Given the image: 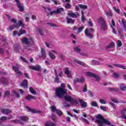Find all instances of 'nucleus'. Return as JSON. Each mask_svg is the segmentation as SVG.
<instances>
[{
	"label": "nucleus",
	"instance_id": "obj_1",
	"mask_svg": "<svg viewBox=\"0 0 126 126\" xmlns=\"http://www.w3.org/2000/svg\"><path fill=\"white\" fill-rule=\"evenodd\" d=\"M61 87L56 88L55 91V95L56 97L58 98H63L64 95L67 94V90L64 89L65 88V86L64 84H61Z\"/></svg>",
	"mask_w": 126,
	"mask_h": 126
},
{
	"label": "nucleus",
	"instance_id": "obj_2",
	"mask_svg": "<svg viewBox=\"0 0 126 126\" xmlns=\"http://www.w3.org/2000/svg\"><path fill=\"white\" fill-rule=\"evenodd\" d=\"M59 73L58 74V70H57L56 69H55L54 70V73L55 74V78L54 79V81L56 83H59V82H60V78H59V76L60 77H63V70H60L59 71Z\"/></svg>",
	"mask_w": 126,
	"mask_h": 126
},
{
	"label": "nucleus",
	"instance_id": "obj_3",
	"mask_svg": "<svg viewBox=\"0 0 126 126\" xmlns=\"http://www.w3.org/2000/svg\"><path fill=\"white\" fill-rule=\"evenodd\" d=\"M98 23L101 25L100 29L103 31L107 30L108 29V27L104 21V19L100 17L98 19Z\"/></svg>",
	"mask_w": 126,
	"mask_h": 126
},
{
	"label": "nucleus",
	"instance_id": "obj_4",
	"mask_svg": "<svg viewBox=\"0 0 126 126\" xmlns=\"http://www.w3.org/2000/svg\"><path fill=\"white\" fill-rule=\"evenodd\" d=\"M93 33H94V30L92 28L89 29L87 28L85 31V35L86 37L90 38V39H92L94 37V35L92 34Z\"/></svg>",
	"mask_w": 126,
	"mask_h": 126
},
{
	"label": "nucleus",
	"instance_id": "obj_5",
	"mask_svg": "<svg viewBox=\"0 0 126 126\" xmlns=\"http://www.w3.org/2000/svg\"><path fill=\"white\" fill-rule=\"evenodd\" d=\"M86 74L87 75H88V76H90L91 77H94L95 78L96 81H99V80H100V77L96 75L94 73H93L92 72H87Z\"/></svg>",
	"mask_w": 126,
	"mask_h": 126
},
{
	"label": "nucleus",
	"instance_id": "obj_6",
	"mask_svg": "<svg viewBox=\"0 0 126 126\" xmlns=\"http://www.w3.org/2000/svg\"><path fill=\"white\" fill-rule=\"evenodd\" d=\"M23 44H26L28 45L31 43H33V39L32 38H27V37H24L22 39Z\"/></svg>",
	"mask_w": 126,
	"mask_h": 126
},
{
	"label": "nucleus",
	"instance_id": "obj_7",
	"mask_svg": "<svg viewBox=\"0 0 126 126\" xmlns=\"http://www.w3.org/2000/svg\"><path fill=\"white\" fill-rule=\"evenodd\" d=\"M51 111L52 112H55V113H56L58 116H62V114H63V112H62V111L57 109V108H56V107H55L54 106L51 107Z\"/></svg>",
	"mask_w": 126,
	"mask_h": 126
},
{
	"label": "nucleus",
	"instance_id": "obj_8",
	"mask_svg": "<svg viewBox=\"0 0 126 126\" xmlns=\"http://www.w3.org/2000/svg\"><path fill=\"white\" fill-rule=\"evenodd\" d=\"M30 69H32L33 70H35L36 71H39L41 70V66L39 65H33V66H29Z\"/></svg>",
	"mask_w": 126,
	"mask_h": 126
},
{
	"label": "nucleus",
	"instance_id": "obj_9",
	"mask_svg": "<svg viewBox=\"0 0 126 126\" xmlns=\"http://www.w3.org/2000/svg\"><path fill=\"white\" fill-rule=\"evenodd\" d=\"M28 81L27 80L25 79L21 84L20 86L23 87L25 89L28 88V85L27 84Z\"/></svg>",
	"mask_w": 126,
	"mask_h": 126
},
{
	"label": "nucleus",
	"instance_id": "obj_10",
	"mask_svg": "<svg viewBox=\"0 0 126 126\" xmlns=\"http://www.w3.org/2000/svg\"><path fill=\"white\" fill-rule=\"evenodd\" d=\"M27 109H28L30 112H31V113H33V114H40V113L41 112L40 110L31 109L29 106H27Z\"/></svg>",
	"mask_w": 126,
	"mask_h": 126
},
{
	"label": "nucleus",
	"instance_id": "obj_11",
	"mask_svg": "<svg viewBox=\"0 0 126 126\" xmlns=\"http://www.w3.org/2000/svg\"><path fill=\"white\" fill-rule=\"evenodd\" d=\"M79 102L82 108H86L87 107V102L84 101L83 100L80 99Z\"/></svg>",
	"mask_w": 126,
	"mask_h": 126
},
{
	"label": "nucleus",
	"instance_id": "obj_12",
	"mask_svg": "<svg viewBox=\"0 0 126 126\" xmlns=\"http://www.w3.org/2000/svg\"><path fill=\"white\" fill-rule=\"evenodd\" d=\"M14 26L15 28H17V29L20 28L21 26L22 28H23V27H24V24H23V23H22L21 21H19L18 23L14 24Z\"/></svg>",
	"mask_w": 126,
	"mask_h": 126
},
{
	"label": "nucleus",
	"instance_id": "obj_13",
	"mask_svg": "<svg viewBox=\"0 0 126 126\" xmlns=\"http://www.w3.org/2000/svg\"><path fill=\"white\" fill-rule=\"evenodd\" d=\"M13 70L17 73V74H19V75H21L22 74V72L19 70V69L18 67H16L15 66H12Z\"/></svg>",
	"mask_w": 126,
	"mask_h": 126
},
{
	"label": "nucleus",
	"instance_id": "obj_14",
	"mask_svg": "<svg viewBox=\"0 0 126 126\" xmlns=\"http://www.w3.org/2000/svg\"><path fill=\"white\" fill-rule=\"evenodd\" d=\"M12 119V115H9L8 117H5V116H2L0 120L1 122H5L6 120L9 121V120H11Z\"/></svg>",
	"mask_w": 126,
	"mask_h": 126
},
{
	"label": "nucleus",
	"instance_id": "obj_15",
	"mask_svg": "<svg viewBox=\"0 0 126 126\" xmlns=\"http://www.w3.org/2000/svg\"><path fill=\"white\" fill-rule=\"evenodd\" d=\"M64 73L65 74H66V75L68 76V77L70 78L72 76V73H71V71H70L68 68H66L64 70Z\"/></svg>",
	"mask_w": 126,
	"mask_h": 126
},
{
	"label": "nucleus",
	"instance_id": "obj_16",
	"mask_svg": "<svg viewBox=\"0 0 126 126\" xmlns=\"http://www.w3.org/2000/svg\"><path fill=\"white\" fill-rule=\"evenodd\" d=\"M1 112L2 114H4L5 115H8V114H10L11 113V110L8 109L3 108L1 109Z\"/></svg>",
	"mask_w": 126,
	"mask_h": 126
},
{
	"label": "nucleus",
	"instance_id": "obj_17",
	"mask_svg": "<svg viewBox=\"0 0 126 126\" xmlns=\"http://www.w3.org/2000/svg\"><path fill=\"white\" fill-rule=\"evenodd\" d=\"M63 97L64 98V100H65V101H67V102H70V103L73 98L71 96L67 95V94L66 95H64L63 98Z\"/></svg>",
	"mask_w": 126,
	"mask_h": 126
},
{
	"label": "nucleus",
	"instance_id": "obj_18",
	"mask_svg": "<svg viewBox=\"0 0 126 126\" xmlns=\"http://www.w3.org/2000/svg\"><path fill=\"white\" fill-rule=\"evenodd\" d=\"M74 63H77L78 64H80V65H82L83 66H84V65H85V63H84L83 62L80 61V60H78V59H76L75 58L74 59Z\"/></svg>",
	"mask_w": 126,
	"mask_h": 126
},
{
	"label": "nucleus",
	"instance_id": "obj_19",
	"mask_svg": "<svg viewBox=\"0 0 126 126\" xmlns=\"http://www.w3.org/2000/svg\"><path fill=\"white\" fill-rule=\"evenodd\" d=\"M75 82H79V83H83L85 81V79L84 77H81V78H75L74 80Z\"/></svg>",
	"mask_w": 126,
	"mask_h": 126
},
{
	"label": "nucleus",
	"instance_id": "obj_20",
	"mask_svg": "<svg viewBox=\"0 0 126 126\" xmlns=\"http://www.w3.org/2000/svg\"><path fill=\"white\" fill-rule=\"evenodd\" d=\"M66 22L68 24H69V23L71 24H73V23H74V20L69 18V17H66Z\"/></svg>",
	"mask_w": 126,
	"mask_h": 126
},
{
	"label": "nucleus",
	"instance_id": "obj_21",
	"mask_svg": "<svg viewBox=\"0 0 126 126\" xmlns=\"http://www.w3.org/2000/svg\"><path fill=\"white\" fill-rule=\"evenodd\" d=\"M114 47H115V42H112L107 46H105V48L107 50H108L109 49H112V48H114Z\"/></svg>",
	"mask_w": 126,
	"mask_h": 126
},
{
	"label": "nucleus",
	"instance_id": "obj_22",
	"mask_svg": "<svg viewBox=\"0 0 126 126\" xmlns=\"http://www.w3.org/2000/svg\"><path fill=\"white\" fill-rule=\"evenodd\" d=\"M17 5V6L19 8V11H20V12H23V11H24V7L23 6V5L22 4H21V3L18 4Z\"/></svg>",
	"mask_w": 126,
	"mask_h": 126
},
{
	"label": "nucleus",
	"instance_id": "obj_23",
	"mask_svg": "<svg viewBox=\"0 0 126 126\" xmlns=\"http://www.w3.org/2000/svg\"><path fill=\"white\" fill-rule=\"evenodd\" d=\"M41 54L42 55V57L43 59H46L47 55H46V50L43 48H41Z\"/></svg>",
	"mask_w": 126,
	"mask_h": 126
},
{
	"label": "nucleus",
	"instance_id": "obj_24",
	"mask_svg": "<svg viewBox=\"0 0 126 126\" xmlns=\"http://www.w3.org/2000/svg\"><path fill=\"white\" fill-rule=\"evenodd\" d=\"M126 108H124L122 111H121V114H122V116L121 117L122 119H125L126 120V115H125L126 114Z\"/></svg>",
	"mask_w": 126,
	"mask_h": 126
},
{
	"label": "nucleus",
	"instance_id": "obj_25",
	"mask_svg": "<svg viewBox=\"0 0 126 126\" xmlns=\"http://www.w3.org/2000/svg\"><path fill=\"white\" fill-rule=\"evenodd\" d=\"M45 126H57V124L48 121L45 124Z\"/></svg>",
	"mask_w": 126,
	"mask_h": 126
},
{
	"label": "nucleus",
	"instance_id": "obj_26",
	"mask_svg": "<svg viewBox=\"0 0 126 126\" xmlns=\"http://www.w3.org/2000/svg\"><path fill=\"white\" fill-rule=\"evenodd\" d=\"M0 82H1V83L4 84V85H7V79H5V78L1 77L0 79Z\"/></svg>",
	"mask_w": 126,
	"mask_h": 126
},
{
	"label": "nucleus",
	"instance_id": "obj_27",
	"mask_svg": "<svg viewBox=\"0 0 126 126\" xmlns=\"http://www.w3.org/2000/svg\"><path fill=\"white\" fill-rule=\"evenodd\" d=\"M114 66L116 67H119V68H122L123 69H126V66L120 64H114Z\"/></svg>",
	"mask_w": 126,
	"mask_h": 126
},
{
	"label": "nucleus",
	"instance_id": "obj_28",
	"mask_svg": "<svg viewBox=\"0 0 126 126\" xmlns=\"http://www.w3.org/2000/svg\"><path fill=\"white\" fill-rule=\"evenodd\" d=\"M63 8H58L56 10H55L56 14H60V13H62V12H63Z\"/></svg>",
	"mask_w": 126,
	"mask_h": 126
},
{
	"label": "nucleus",
	"instance_id": "obj_29",
	"mask_svg": "<svg viewBox=\"0 0 126 126\" xmlns=\"http://www.w3.org/2000/svg\"><path fill=\"white\" fill-rule=\"evenodd\" d=\"M68 15L69 16H70V17H72V18H77V15H76V14H75L72 12H70V13H68Z\"/></svg>",
	"mask_w": 126,
	"mask_h": 126
},
{
	"label": "nucleus",
	"instance_id": "obj_30",
	"mask_svg": "<svg viewBox=\"0 0 126 126\" xmlns=\"http://www.w3.org/2000/svg\"><path fill=\"white\" fill-rule=\"evenodd\" d=\"M35 96H33L31 94H29L26 97V100H28V101H31V100L35 99Z\"/></svg>",
	"mask_w": 126,
	"mask_h": 126
},
{
	"label": "nucleus",
	"instance_id": "obj_31",
	"mask_svg": "<svg viewBox=\"0 0 126 126\" xmlns=\"http://www.w3.org/2000/svg\"><path fill=\"white\" fill-rule=\"evenodd\" d=\"M30 92L33 95H37V92L35 91V90H34L32 87H30Z\"/></svg>",
	"mask_w": 126,
	"mask_h": 126
},
{
	"label": "nucleus",
	"instance_id": "obj_32",
	"mask_svg": "<svg viewBox=\"0 0 126 126\" xmlns=\"http://www.w3.org/2000/svg\"><path fill=\"white\" fill-rule=\"evenodd\" d=\"M92 64L93 65H99V64H101V63H100V62L96 60H93L92 61Z\"/></svg>",
	"mask_w": 126,
	"mask_h": 126
},
{
	"label": "nucleus",
	"instance_id": "obj_33",
	"mask_svg": "<svg viewBox=\"0 0 126 126\" xmlns=\"http://www.w3.org/2000/svg\"><path fill=\"white\" fill-rule=\"evenodd\" d=\"M122 24L123 25L125 31H126V21L125 19H122Z\"/></svg>",
	"mask_w": 126,
	"mask_h": 126
},
{
	"label": "nucleus",
	"instance_id": "obj_34",
	"mask_svg": "<svg viewBox=\"0 0 126 126\" xmlns=\"http://www.w3.org/2000/svg\"><path fill=\"white\" fill-rule=\"evenodd\" d=\"M49 55L50 58H51L52 60H55L56 59V56H55V55H54V54H53V53H52L51 52H49Z\"/></svg>",
	"mask_w": 126,
	"mask_h": 126
},
{
	"label": "nucleus",
	"instance_id": "obj_35",
	"mask_svg": "<svg viewBox=\"0 0 126 126\" xmlns=\"http://www.w3.org/2000/svg\"><path fill=\"white\" fill-rule=\"evenodd\" d=\"M25 21L26 22H29V20L30 19V15L29 14H25Z\"/></svg>",
	"mask_w": 126,
	"mask_h": 126
},
{
	"label": "nucleus",
	"instance_id": "obj_36",
	"mask_svg": "<svg viewBox=\"0 0 126 126\" xmlns=\"http://www.w3.org/2000/svg\"><path fill=\"white\" fill-rule=\"evenodd\" d=\"M71 104H72V105H75V106H76L77 104H78V101L77 100L73 98V100H72L71 101Z\"/></svg>",
	"mask_w": 126,
	"mask_h": 126
},
{
	"label": "nucleus",
	"instance_id": "obj_37",
	"mask_svg": "<svg viewBox=\"0 0 126 126\" xmlns=\"http://www.w3.org/2000/svg\"><path fill=\"white\" fill-rule=\"evenodd\" d=\"M120 89L121 90H122V91H125V90H126V87L125 86V85L123 84H121L120 85Z\"/></svg>",
	"mask_w": 126,
	"mask_h": 126
},
{
	"label": "nucleus",
	"instance_id": "obj_38",
	"mask_svg": "<svg viewBox=\"0 0 126 126\" xmlns=\"http://www.w3.org/2000/svg\"><path fill=\"white\" fill-rule=\"evenodd\" d=\"M20 119L21 121H23L24 122H27V121H28V120H29L28 117L25 116H22L20 117Z\"/></svg>",
	"mask_w": 126,
	"mask_h": 126
},
{
	"label": "nucleus",
	"instance_id": "obj_39",
	"mask_svg": "<svg viewBox=\"0 0 126 126\" xmlns=\"http://www.w3.org/2000/svg\"><path fill=\"white\" fill-rule=\"evenodd\" d=\"M78 5L80 8H82L83 9H87V5H86L78 4Z\"/></svg>",
	"mask_w": 126,
	"mask_h": 126
},
{
	"label": "nucleus",
	"instance_id": "obj_40",
	"mask_svg": "<svg viewBox=\"0 0 126 126\" xmlns=\"http://www.w3.org/2000/svg\"><path fill=\"white\" fill-rule=\"evenodd\" d=\"M108 89L112 92H117V91H119L118 89L115 88H109Z\"/></svg>",
	"mask_w": 126,
	"mask_h": 126
},
{
	"label": "nucleus",
	"instance_id": "obj_41",
	"mask_svg": "<svg viewBox=\"0 0 126 126\" xmlns=\"http://www.w3.org/2000/svg\"><path fill=\"white\" fill-rule=\"evenodd\" d=\"M71 7V5L69 3H66L65 5V8L67 9H69Z\"/></svg>",
	"mask_w": 126,
	"mask_h": 126
},
{
	"label": "nucleus",
	"instance_id": "obj_42",
	"mask_svg": "<svg viewBox=\"0 0 126 126\" xmlns=\"http://www.w3.org/2000/svg\"><path fill=\"white\" fill-rule=\"evenodd\" d=\"M113 77L114 78H119L120 77V74L117 73H114L112 75Z\"/></svg>",
	"mask_w": 126,
	"mask_h": 126
},
{
	"label": "nucleus",
	"instance_id": "obj_43",
	"mask_svg": "<svg viewBox=\"0 0 126 126\" xmlns=\"http://www.w3.org/2000/svg\"><path fill=\"white\" fill-rule=\"evenodd\" d=\"M74 50L75 51V52H76V53H80V52L81 51L80 48H78V47H74Z\"/></svg>",
	"mask_w": 126,
	"mask_h": 126
},
{
	"label": "nucleus",
	"instance_id": "obj_44",
	"mask_svg": "<svg viewBox=\"0 0 126 126\" xmlns=\"http://www.w3.org/2000/svg\"><path fill=\"white\" fill-rule=\"evenodd\" d=\"M58 57L62 60V61H64V57H63V55L62 54H59L58 55Z\"/></svg>",
	"mask_w": 126,
	"mask_h": 126
},
{
	"label": "nucleus",
	"instance_id": "obj_45",
	"mask_svg": "<svg viewBox=\"0 0 126 126\" xmlns=\"http://www.w3.org/2000/svg\"><path fill=\"white\" fill-rule=\"evenodd\" d=\"M38 31L40 35H44V30L42 29H38Z\"/></svg>",
	"mask_w": 126,
	"mask_h": 126
},
{
	"label": "nucleus",
	"instance_id": "obj_46",
	"mask_svg": "<svg viewBox=\"0 0 126 126\" xmlns=\"http://www.w3.org/2000/svg\"><path fill=\"white\" fill-rule=\"evenodd\" d=\"M92 106H93V107H98V104L96 101H92Z\"/></svg>",
	"mask_w": 126,
	"mask_h": 126
},
{
	"label": "nucleus",
	"instance_id": "obj_47",
	"mask_svg": "<svg viewBox=\"0 0 126 126\" xmlns=\"http://www.w3.org/2000/svg\"><path fill=\"white\" fill-rule=\"evenodd\" d=\"M82 120L85 122V123H87V125H89L90 124V122L88 120H87L86 119L84 118L83 117H81Z\"/></svg>",
	"mask_w": 126,
	"mask_h": 126
},
{
	"label": "nucleus",
	"instance_id": "obj_48",
	"mask_svg": "<svg viewBox=\"0 0 126 126\" xmlns=\"http://www.w3.org/2000/svg\"><path fill=\"white\" fill-rule=\"evenodd\" d=\"M19 32L20 33L21 35H22L23 34L26 33V31L23 30H20Z\"/></svg>",
	"mask_w": 126,
	"mask_h": 126
},
{
	"label": "nucleus",
	"instance_id": "obj_49",
	"mask_svg": "<svg viewBox=\"0 0 126 126\" xmlns=\"http://www.w3.org/2000/svg\"><path fill=\"white\" fill-rule=\"evenodd\" d=\"M83 92H87V85L86 84H85L83 87Z\"/></svg>",
	"mask_w": 126,
	"mask_h": 126
},
{
	"label": "nucleus",
	"instance_id": "obj_50",
	"mask_svg": "<svg viewBox=\"0 0 126 126\" xmlns=\"http://www.w3.org/2000/svg\"><path fill=\"white\" fill-rule=\"evenodd\" d=\"M84 29V27H81L80 28L78 29V33H80Z\"/></svg>",
	"mask_w": 126,
	"mask_h": 126
},
{
	"label": "nucleus",
	"instance_id": "obj_51",
	"mask_svg": "<svg viewBox=\"0 0 126 126\" xmlns=\"http://www.w3.org/2000/svg\"><path fill=\"white\" fill-rule=\"evenodd\" d=\"M13 122L15 123V124H21V121L17 119L13 120Z\"/></svg>",
	"mask_w": 126,
	"mask_h": 126
},
{
	"label": "nucleus",
	"instance_id": "obj_52",
	"mask_svg": "<svg viewBox=\"0 0 126 126\" xmlns=\"http://www.w3.org/2000/svg\"><path fill=\"white\" fill-rule=\"evenodd\" d=\"M113 9L114 10L117 12V13L120 14V10L118 9H117V8H116V7H113Z\"/></svg>",
	"mask_w": 126,
	"mask_h": 126
},
{
	"label": "nucleus",
	"instance_id": "obj_53",
	"mask_svg": "<svg viewBox=\"0 0 126 126\" xmlns=\"http://www.w3.org/2000/svg\"><path fill=\"white\" fill-rule=\"evenodd\" d=\"M81 13H82V17H81V20L82 21H84V13H83V11H81Z\"/></svg>",
	"mask_w": 126,
	"mask_h": 126
},
{
	"label": "nucleus",
	"instance_id": "obj_54",
	"mask_svg": "<svg viewBox=\"0 0 126 126\" xmlns=\"http://www.w3.org/2000/svg\"><path fill=\"white\" fill-rule=\"evenodd\" d=\"M88 25H89V26H90V27H92L93 24H92V22L91 21V19H90L89 20V21L88 22Z\"/></svg>",
	"mask_w": 126,
	"mask_h": 126
},
{
	"label": "nucleus",
	"instance_id": "obj_55",
	"mask_svg": "<svg viewBox=\"0 0 126 126\" xmlns=\"http://www.w3.org/2000/svg\"><path fill=\"white\" fill-rule=\"evenodd\" d=\"M118 47H122V46H123V43H122V41L121 40L118 41Z\"/></svg>",
	"mask_w": 126,
	"mask_h": 126
},
{
	"label": "nucleus",
	"instance_id": "obj_56",
	"mask_svg": "<svg viewBox=\"0 0 126 126\" xmlns=\"http://www.w3.org/2000/svg\"><path fill=\"white\" fill-rule=\"evenodd\" d=\"M99 102H100V103H101V104H106V100H105L103 99H100Z\"/></svg>",
	"mask_w": 126,
	"mask_h": 126
},
{
	"label": "nucleus",
	"instance_id": "obj_57",
	"mask_svg": "<svg viewBox=\"0 0 126 126\" xmlns=\"http://www.w3.org/2000/svg\"><path fill=\"white\" fill-rule=\"evenodd\" d=\"M111 24L113 25V27H116V24H115V21H114V19H112L111 20Z\"/></svg>",
	"mask_w": 126,
	"mask_h": 126
},
{
	"label": "nucleus",
	"instance_id": "obj_58",
	"mask_svg": "<svg viewBox=\"0 0 126 126\" xmlns=\"http://www.w3.org/2000/svg\"><path fill=\"white\" fill-rule=\"evenodd\" d=\"M100 109H101V110H102V111H104V112H106V107L105 106H100Z\"/></svg>",
	"mask_w": 126,
	"mask_h": 126
},
{
	"label": "nucleus",
	"instance_id": "obj_59",
	"mask_svg": "<svg viewBox=\"0 0 126 126\" xmlns=\"http://www.w3.org/2000/svg\"><path fill=\"white\" fill-rule=\"evenodd\" d=\"M20 59L22 61H23V62H24L25 63H27V61H26V59H25V58L21 57Z\"/></svg>",
	"mask_w": 126,
	"mask_h": 126
},
{
	"label": "nucleus",
	"instance_id": "obj_60",
	"mask_svg": "<svg viewBox=\"0 0 126 126\" xmlns=\"http://www.w3.org/2000/svg\"><path fill=\"white\" fill-rule=\"evenodd\" d=\"M10 94V92L8 91H7L5 92V95L6 96H9V94Z\"/></svg>",
	"mask_w": 126,
	"mask_h": 126
},
{
	"label": "nucleus",
	"instance_id": "obj_61",
	"mask_svg": "<svg viewBox=\"0 0 126 126\" xmlns=\"http://www.w3.org/2000/svg\"><path fill=\"white\" fill-rule=\"evenodd\" d=\"M32 19L34 20H37V18L36 17V15H32Z\"/></svg>",
	"mask_w": 126,
	"mask_h": 126
},
{
	"label": "nucleus",
	"instance_id": "obj_62",
	"mask_svg": "<svg viewBox=\"0 0 126 126\" xmlns=\"http://www.w3.org/2000/svg\"><path fill=\"white\" fill-rule=\"evenodd\" d=\"M14 28H15V26H14V25H13V26H10L9 27L10 30H13Z\"/></svg>",
	"mask_w": 126,
	"mask_h": 126
},
{
	"label": "nucleus",
	"instance_id": "obj_63",
	"mask_svg": "<svg viewBox=\"0 0 126 126\" xmlns=\"http://www.w3.org/2000/svg\"><path fill=\"white\" fill-rule=\"evenodd\" d=\"M106 15L109 16H113V14L111 12H108L106 13Z\"/></svg>",
	"mask_w": 126,
	"mask_h": 126
},
{
	"label": "nucleus",
	"instance_id": "obj_64",
	"mask_svg": "<svg viewBox=\"0 0 126 126\" xmlns=\"http://www.w3.org/2000/svg\"><path fill=\"white\" fill-rule=\"evenodd\" d=\"M10 21L11 22H13V23H16V20L15 19H11Z\"/></svg>",
	"mask_w": 126,
	"mask_h": 126
}]
</instances>
